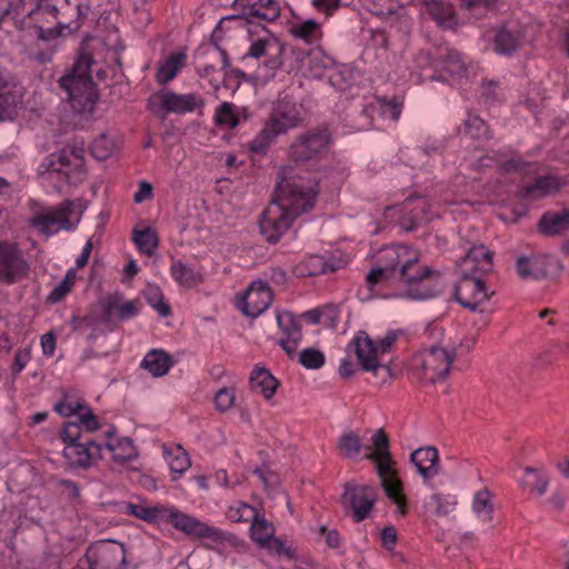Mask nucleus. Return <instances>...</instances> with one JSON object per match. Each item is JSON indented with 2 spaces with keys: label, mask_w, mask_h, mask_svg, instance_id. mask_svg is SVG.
Masks as SVG:
<instances>
[{
  "label": "nucleus",
  "mask_w": 569,
  "mask_h": 569,
  "mask_svg": "<svg viewBox=\"0 0 569 569\" xmlns=\"http://www.w3.org/2000/svg\"><path fill=\"white\" fill-rule=\"evenodd\" d=\"M380 266L366 277L372 289L377 284L399 283L402 287L397 296L413 300H425L437 296L441 290V278L437 270L420 260V254L407 246H390L380 251Z\"/></svg>",
  "instance_id": "1"
},
{
  "label": "nucleus",
  "mask_w": 569,
  "mask_h": 569,
  "mask_svg": "<svg viewBox=\"0 0 569 569\" xmlns=\"http://www.w3.org/2000/svg\"><path fill=\"white\" fill-rule=\"evenodd\" d=\"M54 410L64 417H74V421L66 422L61 432L64 442L63 457L72 469H87L101 459L102 447L94 441L79 442L81 428L92 432L100 428L92 410L80 401L64 397L54 406Z\"/></svg>",
  "instance_id": "2"
},
{
  "label": "nucleus",
  "mask_w": 569,
  "mask_h": 569,
  "mask_svg": "<svg viewBox=\"0 0 569 569\" xmlns=\"http://www.w3.org/2000/svg\"><path fill=\"white\" fill-rule=\"evenodd\" d=\"M371 445L366 447L365 458L376 463L381 486L389 500L397 506V512L405 517L408 512L407 497L403 493L402 481L393 468L389 450V438L382 430H376L371 436Z\"/></svg>",
  "instance_id": "3"
},
{
  "label": "nucleus",
  "mask_w": 569,
  "mask_h": 569,
  "mask_svg": "<svg viewBox=\"0 0 569 569\" xmlns=\"http://www.w3.org/2000/svg\"><path fill=\"white\" fill-rule=\"evenodd\" d=\"M457 358V347L446 338L418 351L411 359V369L425 383H437L448 378Z\"/></svg>",
  "instance_id": "4"
},
{
  "label": "nucleus",
  "mask_w": 569,
  "mask_h": 569,
  "mask_svg": "<svg viewBox=\"0 0 569 569\" xmlns=\"http://www.w3.org/2000/svg\"><path fill=\"white\" fill-rule=\"evenodd\" d=\"M90 54H81L69 73L60 78L59 84L67 92L72 109L77 112H91L98 100L96 84L92 81Z\"/></svg>",
  "instance_id": "5"
},
{
  "label": "nucleus",
  "mask_w": 569,
  "mask_h": 569,
  "mask_svg": "<svg viewBox=\"0 0 569 569\" xmlns=\"http://www.w3.org/2000/svg\"><path fill=\"white\" fill-rule=\"evenodd\" d=\"M318 194L317 183L303 177H287L283 171L282 181L278 184L273 199L295 219L315 207Z\"/></svg>",
  "instance_id": "6"
},
{
  "label": "nucleus",
  "mask_w": 569,
  "mask_h": 569,
  "mask_svg": "<svg viewBox=\"0 0 569 569\" xmlns=\"http://www.w3.org/2000/svg\"><path fill=\"white\" fill-rule=\"evenodd\" d=\"M248 36L250 46L242 59H263L262 67L267 74L273 76L283 64L284 44L261 24L248 27Z\"/></svg>",
  "instance_id": "7"
},
{
  "label": "nucleus",
  "mask_w": 569,
  "mask_h": 569,
  "mask_svg": "<svg viewBox=\"0 0 569 569\" xmlns=\"http://www.w3.org/2000/svg\"><path fill=\"white\" fill-rule=\"evenodd\" d=\"M204 106L197 93L179 94L170 90L159 91L148 99V109L158 118L164 119L169 113H187Z\"/></svg>",
  "instance_id": "8"
},
{
  "label": "nucleus",
  "mask_w": 569,
  "mask_h": 569,
  "mask_svg": "<svg viewBox=\"0 0 569 569\" xmlns=\"http://www.w3.org/2000/svg\"><path fill=\"white\" fill-rule=\"evenodd\" d=\"M162 521L173 526L177 530L196 538H209L217 542H233L236 537L199 519L179 511L176 508L166 507Z\"/></svg>",
  "instance_id": "9"
},
{
  "label": "nucleus",
  "mask_w": 569,
  "mask_h": 569,
  "mask_svg": "<svg viewBox=\"0 0 569 569\" xmlns=\"http://www.w3.org/2000/svg\"><path fill=\"white\" fill-rule=\"evenodd\" d=\"M232 8L238 13L223 18L219 22L216 32L222 30L229 22L244 26L250 23L252 19L272 22L280 17V7L276 0H234Z\"/></svg>",
  "instance_id": "10"
},
{
  "label": "nucleus",
  "mask_w": 569,
  "mask_h": 569,
  "mask_svg": "<svg viewBox=\"0 0 569 569\" xmlns=\"http://www.w3.org/2000/svg\"><path fill=\"white\" fill-rule=\"evenodd\" d=\"M41 168L43 172L61 174L68 183H79L86 174L83 151L74 148H64L46 158Z\"/></svg>",
  "instance_id": "11"
},
{
  "label": "nucleus",
  "mask_w": 569,
  "mask_h": 569,
  "mask_svg": "<svg viewBox=\"0 0 569 569\" xmlns=\"http://www.w3.org/2000/svg\"><path fill=\"white\" fill-rule=\"evenodd\" d=\"M90 569H127L123 543L104 540L91 545L86 553Z\"/></svg>",
  "instance_id": "12"
},
{
  "label": "nucleus",
  "mask_w": 569,
  "mask_h": 569,
  "mask_svg": "<svg viewBox=\"0 0 569 569\" xmlns=\"http://www.w3.org/2000/svg\"><path fill=\"white\" fill-rule=\"evenodd\" d=\"M330 143L326 129L310 130L300 134L289 147L288 157L295 162L308 161L321 156Z\"/></svg>",
  "instance_id": "13"
},
{
  "label": "nucleus",
  "mask_w": 569,
  "mask_h": 569,
  "mask_svg": "<svg viewBox=\"0 0 569 569\" xmlns=\"http://www.w3.org/2000/svg\"><path fill=\"white\" fill-rule=\"evenodd\" d=\"M29 273V263L16 242L0 240V282L13 284Z\"/></svg>",
  "instance_id": "14"
},
{
  "label": "nucleus",
  "mask_w": 569,
  "mask_h": 569,
  "mask_svg": "<svg viewBox=\"0 0 569 569\" xmlns=\"http://www.w3.org/2000/svg\"><path fill=\"white\" fill-rule=\"evenodd\" d=\"M516 270L523 280H541L557 276L561 270V266L551 256H520L516 260Z\"/></svg>",
  "instance_id": "15"
},
{
  "label": "nucleus",
  "mask_w": 569,
  "mask_h": 569,
  "mask_svg": "<svg viewBox=\"0 0 569 569\" xmlns=\"http://www.w3.org/2000/svg\"><path fill=\"white\" fill-rule=\"evenodd\" d=\"M296 219L283 210L274 200L261 213L260 233L270 243H276L287 232Z\"/></svg>",
  "instance_id": "16"
},
{
  "label": "nucleus",
  "mask_w": 569,
  "mask_h": 569,
  "mask_svg": "<svg viewBox=\"0 0 569 569\" xmlns=\"http://www.w3.org/2000/svg\"><path fill=\"white\" fill-rule=\"evenodd\" d=\"M493 292L488 289L479 276L459 274V280L455 286V299L465 308L477 310V308L488 301Z\"/></svg>",
  "instance_id": "17"
},
{
  "label": "nucleus",
  "mask_w": 569,
  "mask_h": 569,
  "mask_svg": "<svg viewBox=\"0 0 569 569\" xmlns=\"http://www.w3.org/2000/svg\"><path fill=\"white\" fill-rule=\"evenodd\" d=\"M73 206L72 201L67 200L57 207L43 210L31 219V226L44 234H53L61 229L69 230L72 227L70 217Z\"/></svg>",
  "instance_id": "18"
},
{
  "label": "nucleus",
  "mask_w": 569,
  "mask_h": 569,
  "mask_svg": "<svg viewBox=\"0 0 569 569\" xmlns=\"http://www.w3.org/2000/svg\"><path fill=\"white\" fill-rule=\"evenodd\" d=\"M376 501L377 491L373 487L346 485L342 502L351 510L356 522H361L369 517Z\"/></svg>",
  "instance_id": "19"
},
{
  "label": "nucleus",
  "mask_w": 569,
  "mask_h": 569,
  "mask_svg": "<svg viewBox=\"0 0 569 569\" xmlns=\"http://www.w3.org/2000/svg\"><path fill=\"white\" fill-rule=\"evenodd\" d=\"M272 299L273 293L268 283L256 280L244 291L238 307L247 317L256 318L270 306Z\"/></svg>",
  "instance_id": "20"
},
{
  "label": "nucleus",
  "mask_w": 569,
  "mask_h": 569,
  "mask_svg": "<svg viewBox=\"0 0 569 569\" xmlns=\"http://www.w3.org/2000/svg\"><path fill=\"white\" fill-rule=\"evenodd\" d=\"M493 253L485 244H473L457 264L458 274L479 276L491 272Z\"/></svg>",
  "instance_id": "21"
},
{
  "label": "nucleus",
  "mask_w": 569,
  "mask_h": 569,
  "mask_svg": "<svg viewBox=\"0 0 569 569\" xmlns=\"http://www.w3.org/2000/svg\"><path fill=\"white\" fill-rule=\"evenodd\" d=\"M29 24L41 40L49 41L60 36L53 3L39 1L36 9L29 13Z\"/></svg>",
  "instance_id": "22"
},
{
  "label": "nucleus",
  "mask_w": 569,
  "mask_h": 569,
  "mask_svg": "<svg viewBox=\"0 0 569 569\" xmlns=\"http://www.w3.org/2000/svg\"><path fill=\"white\" fill-rule=\"evenodd\" d=\"M349 348L353 350L363 371L376 373L382 367L381 355L376 342L365 331H359L350 341Z\"/></svg>",
  "instance_id": "23"
},
{
  "label": "nucleus",
  "mask_w": 569,
  "mask_h": 569,
  "mask_svg": "<svg viewBox=\"0 0 569 569\" xmlns=\"http://www.w3.org/2000/svg\"><path fill=\"white\" fill-rule=\"evenodd\" d=\"M525 41V30L516 22H508L497 28L493 37L495 51L499 54H512Z\"/></svg>",
  "instance_id": "24"
},
{
  "label": "nucleus",
  "mask_w": 569,
  "mask_h": 569,
  "mask_svg": "<svg viewBox=\"0 0 569 569\" xmlns=\"http://www.w3.org/2000/svg\"><path fill=\"white\" fill-rule=\"evenodd\" d=\"M279 327L282 329L280 345L289 357L297 355V349L302 340L301 326L290 312L280 313L277 317Z\"/></svg>",
  "instance_id": "25"
},
{
  "label": "nucleus",
  "mask_w": 569,
  "mask_h": 569,
  "mask_svg": "<svg viewBox=\"0 0 569 569\" xmlns=\"http://www.w3.org/2000/svg\"><path fill=\"white\" fill-rule=\"evenodd\" d=\"M410 459L425 481L432 479L439 473V455L436 448L426 447L417 449L411 453Z\"/></svg>",
  "instance_id": "26"
},
{
  "label": "nucleus",
  "mask_w": 569,
  "mask_h": 569,
  "mask_svg": "<svg viewBox=\"0 0 569 569\" xmlns=\"http://www.w3.org/2000/svg\"><path fill=\"white\" fill-rule=\"evenodd\" d=\"M422 7L439 27L452 29L457 26V14L452 4L441 0H425Z\"/></svg>",
  "instance_id": "27"
},
{
  "label": "nucleus",
  "mask_w": 569,
  "mask_h": 569,
  "mask_svg": "<svg viewBox=\"0 0 569 569\" xmlns=\"http://www.w3.org/2000/svg\"><path fill=\"white\" fill-rule=\"evenodd\" d=\"M273 123V129L279 133L286 132L288 129L296 128L301 122L299 111L293 104L281 102L274 110L271 118L267 121Z\"/></svg>",
  "instance_id": "28"
},
{
  "label": "nucleus",
  "mask_w": 569,
  "mask_h": 569,
  "mask_svg": "<svg viewBox=\"0 0 569 569\" xmlns=\"http://www.w3.org/2000/svg\"><path fill=\"white\" fill-rule=\"evenodd\" d=\"M538 229L546 236H559L569 232V210L543 213L538 222Z\"/></svg>",
  "instance_id": "29"
},
{
  "label": "nucleus",
  "mask_w": 569,
  "mask_h": 569,
  "mask_svg": "<svg viewBox=\"0 0 569 569\" xmlns=\"http://www.w3.org/2000/svg\"><path fill=\"white\" fill-rule=\"evenodd\" d=\"M250 389L269 400L276 393L279 381L264 367H256L249 378Z\"/></svg>",
  "instance_id": "30"
},
{
  "label": "nucleus",
  "mask_w": 569,
  "mask_h": 569,
  "mask_svg": "<svg viewBox=\"0 0 569 569\" xmlns=\"http://www.w3.org/2000/svg\"><path fill=\"white\" fill-rule=\"evenodd\" d=\"M457 506V497L443 491L433 492L425 502L426 510L437 518L449 517Z\"/></svg>",
  "instance_id": "31"
},
{
  "label": "nucleus",
  "mask_w": 569,
  "mask_h": 569,
  "mask_svg": "<svg viewBox=\"0 0 569 569\" xmlns=\"http://www.w3.org/2000/svg\"><path fill=\"white\" fill-rule=\"evenodd\" d=\"M560 187L558 177L545 176L536 179L533 183L525 186L521 189V194L526 199L537 200L558 192Z\"/></svg>",
  "instance_id": "32"
},
{
  "label": "nucleus",
  "mask_w": 569,
  "mask_h": 569,
  "mask_svg": "<svg viewBox=\"0 0 569 569\" xmlns=\"http://www.w3.org/2000/svg\"><path fill=\"white\" fill-rule=\"evenodd\" d=\"M550 485L549 476L541 469L526 467L523 469V477L520 481V486L523 490L536 497H542L546 495Z\"/></svg>",
  "instance_id": "33"
},
{
  "label": "nucleus",
  "mask_w": 569,
  "mask_h": 569,
  "mask_svg": "<svg viewBox=\"0 0 569 569\" xmlns=\"http://www.w3.org/2000/svg\"><path fill=\"white\" fill-rule=\"evenodd\" d=\"M432 67L442 69L450 74H460L465 70V63L460 53L448 47H440L432 60Z\"/></svg>",
  "instance_id": "34"
},
{
  "label": "nucleus",
  "mask_w": 569,
  "mask_h": 569,
  "mask_svg": "<svg viewBox=\"0 0 569 569\" xmlns=\"http://www.w3.org/2000/svg\"><path fill=\"white\" fill-rule=\"evenodd\" d=\"M471 509L481 522L490 525L495 511L493 493L486 487L478 490L472 498Z\"/></svg>",
  "instance_id": "35"
},
{
  "label": "nucleus",
  "mask_w": 569,
  "mask_h": 569,
  "mask_svg": "<svg viewBox=\"0 0 569 569\" xmlns=\"http://www.w3.org/2000/svg\"><path fill=\"white\" fill-rule=\"evenodd\" d=\"M187 54L174 52L163 60L157 70L156 80L159 84H167L186 64Z\"/></svg>",
  "instance_id": "36"
},
{
  "label": "nucleus",
  "mask_w": 569,
  "mask_h": 569,
  "mask_svg": "<svg viewBox=\"0 0 569 569\" xmlns=\"http://www.w3.org/2000/svg\"><path fill=\"white\" fill-rule=\"evenodd\" d=\"M172 365L171 356L163 350L157 349L149 351L141 363L142 368L148 370L153 377L164 376Z\"/></svg>",
  "instance_id": "37"
},
{
  "label": "nucleus",
  "mask_w": 569,
  "mask_h": 569,
  "mask_svg": "<svg viewBox=\"0 0 569 569\" xmlns=\"http://www.w3.org/2000/svg\"><path fill=\"white\" fill-rule=\"evenodd\" d=\"M17 84L0 70V121L3 120L9 110L17 103Z\"/></svg>",
  "instance_id": "38"
},
{
  "label": "nucleus",
  "mask_w": 569,
  "mask_h": 569,
  "mask_svg": "<svg viewBox=\"0 0 569 569\" xmlns=\"http://www.w3.org/2000/svg\"><path fill=\"white\" fill-rule=\"evenodd\" d=\"M166 512V506H152L149 507L144 503H132L126 505V513L147 522L162 521L163 513Z\"/></svg>",
  "instance_id": "39"
},
{
  "label": "nucleus",
  "mask_w": 569,
  "mask_h": 569,
  "mask_svg": "<svg viewBox=\"0 0 569 569\" xmlns=\"http://www.w3.org/2000/svg\"><path fill=\"white\" fill-rule=\"evenodd\" d=\"M106 448L111 452L112 460L116 462L123 463L137 457L136 447L128 438L110 440L106 443Z\"/></svg>",
  "instance_id": "40"
},
{
  "label": "nucleus",
  "mask_w": 569,
  "mask_h": 569,
  "mask_svg": "<svg viewBox=\"0 0 569 569\" xmlns=\"http://www.w3.org/2000/svg\"><path fill=\"white\" fill-rule=\"evenodd\" d=\"M163 452L172 473L180 476L190 467V458L180 445L172 448L164 447Z\"/></svg>",
  "instance_id": "41"
},
{
  "label": "nucleus",
  "mask_w": 569,
  "mask_h": 569,
  "mask_svg": "<svg viewBox=\"0 0 569 569\" xmlns=\"http://www.w3.org/2000/svg\"><path fill=\"white\" fill-rule=\"evenodd\" d=\"M118 149L119 143L114 137L101 133L91 144V154L102 161L113 156Z\"/></svg>",
  "instance_id": "42"
},
{
  "label": "nucleus",
  "mask_w": 569,
  "mask_h": 569,
  "mask_svg": "<svg viewBox=\"0 0 569 569\" xmlns=\"http://www.w3.org/2000/svg\"><path fill=\"white\" fill-rule=\"evenodd\" d=\"M292 37L303 40L306 43L311 44L321 38V28L313 19L306 20L301 23H296L290 28Z\"/></svg>",
  "instance_id": "43"
},
{
  "label": "nucleus",
  "mask_w": 569,
  "mask_h": 569,
  "mask_svg": "<svg viewBox=\"0 0 569 569\" xmlns=\"http://www.w3.org/2000/svg\"><path fill=\"white\" fill-rule=\"evenodd\" d=\"M132 241L139 248V250L151 257L159 246V238L156 231L150 228L143 230L134 229L132 231Z\"/></svg>",
  "instance_id": "44"
},
{
  "label": "nucleus",
  "mask_w": 569,
  "mask_h": 569,
  "mask_svg": "<svg viewBox=\"0 0 569 569\" xmlns=\"http://www.w3.org/2000/svg\"><path fill=\"white\" fill-rule=\"evenodd\" d=\"M337 448L345 458L355 459L361 452L362 441L357 432L348 431L338 439Z\"/></svg>",
  "instance_id": "45"
},
{
  "label": "nucleus",
  "mask_w": 569,
  "mask_h": 569,
  "mask_svg": "<svg viewBox=\"0 0 569 569\" xmlns=\"http://www.w3.org/2000/svg\"><path fill=\"white\" fill-rule=\"evenodd\" d=\"M274 533L273 525L264 518H259L258 515L252 520L250 527L251 539L261 547Z\"/></svg>",
  "instance_id": "46"
},
{
  "label": "nucleus",
  "mask_w": 569,
  "mask_h": 569,
  "mask_svg": "<svg viewBox=\"0 0 569 569\" xmlns=\"http://www.w3.org/2000/svg\"><path fill=\"white\" fill-rule=\"evenodd\" d=\"M273 123H266L259 134L249 142V149L256 153H264L270 143L279 136Z\"/></svg>",
  "instance_id": "47"
},
{
  "label": "nucleus",
  "mask_w": 569,
  "mask_h": 569,
  "mask_svg": "<svg viewBox=\"0 0 569 569\" xmlns=\"http://www.w3.org/2000/svg\"><path fill=\"white\" fill-rule=\"evenodd\" d=\"M171 274L181 286L191 288L201 282V276L178 261L171 266Z\"/></svg>",
  "instance_id": "48"
},
{
  "label": "nucleus",
  "mask_w": 569,
  "mask_h": 569,
  "mask_svg": "<svg viewBox=\"0 0 569 569\" xmlns=\"http://www.w3.org/2000/svg\"><path fill=\"white\" fill-rule=\"evenodd\" d=\"M77 280V272L74 269H69L63 280L56 286L52 291L48 295L47 300L51 303H57L66 298V296L72 290Z\"/></svg>",
  "instance_id": "49"
},
{
  "label": "nucleus",
  "mask_w": 569,
  "mask_h": 569,
  "mask_svg": "<svg viewBox=\"0 0 569 569\" xmlns=\"http://www.w3.org/2000/svg\"><path fill=\"white\" fill-rule=\"evenodd\" d=\"M465 131L472 139H488L490 137L487 123L477 114H468L465 121Z\"/></svg>",
  "instance_id": "50"
},
{
  "label": "nucleus",
  "mask_w": 569,
  "mask_h": 569,
  "mask_svg": "<svg viewBox=\"0 0 569 569\" xmlns=\"http://www.w3.org/2000/svg\"><path fill=\"white\" fill-rule=\"evenodd\" d=\"M227 518L232 522H247L250 519H254L257 516L256 510L244 502H238L234 506H230L226 513Z\"/></svg>",
  "instance_id": "51"
},
{
  "label": "nucleus",
  "mask_w": 569,
  "mask_h": 569,
  "mask_svg": "<svg viewBox=\"0 0 569 569\" xmlns=\"http://www.w3.org/2000/svg\"><path fill=\"white\" fill-rule=\"evenodd\" d=\"M214 118L219 126L236 128L239 124V118L230 102H222L217 109Z\"/></svg>",
  "instance_id": "52"
},
{
  "label": "nucleus",
  "mask_w": 569,
  "mask_h": 569,
  "mask_svg": "<svg viewBox=\"0 0 569 569\" xmlns=\"http://www.w3.org/2000/svg\"><path fill=\"white\" fill-rule=\"evenodd\" d=\"M299 361L307 369H319L325 363V355L315 348H307L299 352Z\"/></svg>",
  "instance_id": "53"
},
{
  "label": "nucleus",
  "mask_w": 569,
  "mask_h": 569,
  "mask_svg": "<svg viewBox=\"0 0 569 569\" xmlns=\"http://www.w3.org/2000/svg\"><path fill=\"white\" fill-rule=\"evenodd\" d=\"M236 401V390L232 387H224L217 391L214 396L216 409L220 412L230 410Z\"/></svg>",
  "instance_id": "54"
},
{
  "label": "nucleus",
  "mask_w": 569,
  "mask_h": 569,
  "mask_svg": "<svg viewBox=\"0 0 569 569\" xmlns=\"http://www.w3.org/2000/svg\"><path fill=\"white\" fill-rule=\"evenodd\" d=\"M306 276L313 277L327 271V262L321 256H312L310 257L306 263Z\"/></svg>",
  "instance_id": "55"
},
{
  "label": "nucleus",
  "mask_w": 569,
  "mask_h": 569,
  "mask_svg": "<svg viewBox=\"0 0 569 569\" xmlns=\"http://www.w3.org/2000/svg\"><path fill=\"white\" fill-rule=\"evenodd\" d=\"M260 548L268 550L272 555L291 557L289 548L284 546L282 540L274 537V533Z\"/></svg>",
  "instance_id": "56"
},
{
  "label": "nucleus",
  "mask_w": 569,
  "mask_h": 569,
  "mask_svg": "<svg viewBox=\"0 0 569 569\" xmlns=\"http://www.w3.org/2000/svg\"><path fill=\"white\" fill-rule=\"evenodd\" d=\"M398 338V331H388L382 338L375 341L381 357L391 350Z\"/></svg>",
  "instance_id": "57"
},
{
  "label": "nucleus",
  "mask_w": 569,
  "mask_h": 569,
  "mask_svg": "<svg viewBox=\"0 0 569 569\" xmlns=\"http://www.w3.org/2000/svg\"><path fill=\"white\" fill-rule=\"evenodd\" d=\"M381 104L385 107V112H389L391 118L393 120H398L403 107V100L393 97L390 100H387L386 98L380 99Z\"/></svg>",
  "instance_id": "58"
},
{
  "label": "nucleus",
  "mask_w": 569,
  "mask_h": 569,
  "mask_svg": "<svg viewBox=\"0 0 569 569\" xmlns=\"http://www.w3.org/2000/svg\"><path fill=\"white\" fill-rule=\"evenodd\" d=\"M59 487L71 501H78L80 499V488L76 482L71 480H60Z\"/></svg>",
  "instance_id": "59"
},
{
  "label": "nucleus",
  "mask_w": 569,
  "mask_h": 569,
  "mask_svg": "<svg viewBox=\"0 0 569 569\" xmlns=\"http://www.w3.org/2000/svg\"><path fill=\"white\" fill-rule=\"evenodd\" d=\"M381 541L382 546L387 550H392L395 548V545L397 542V531L396 528L392 526L383 528L381 532Z\"/></svg>",
  "instance_id": "60"
},
{
  "label": "nucleus",
  "mask_w": 569,
  "mask_h": 569,
  "mask_svg": "<svg viewBox=\"0 0 569 569\" xmlns=\"http://www.w3.org/2000/svg\"><path fill=\"white\" fill-rule=\"evenodd\" d=\"M319 532L325 537L328 547L338 548L340 546V536L337 530H328L325 526H321Z\"/></svg>",
  "instance_id": "61"
},
{
  "label": "nucleus",
  "mask_w": 569,
  "mask_h": 569,
  "mask_svg": "<svg viewBox=\"0 0 569 569\" xmlns=\"http://www.w3.org/2000/svg\"><path fill=\"white\" fill-rule=\"evenodd\" d=\"M153 189H152V186L147 182V181H141L139 183V189L138 191L134 193V202L137 203H141L142 201L144 200H149L152 198V194H153Z\"/></svg>",
  "instance_id": "62"
},
{
  "label": "nucleus",
  "mask_w": 569,
  "mask_h": 569,
  "mask_svg": "<svg viewBox=\"0 0 569 569\" xmlns=\"http://www.w3.org/2000/svg\"><path fill=\"white\" fill-rule=\"evenodd\" d=\"M547 505L555 510H562L566 505V497L559 489L555 490L547 499Z\"/></svg>",
  "instance_id": "63"
},
{
  "label": "nucleus",
  "mask_w": 569,
  "mask_h": 569,
  "mask_svg": "<svg viewBox=\"0 0 569 569\" xmlns=\"http://www.w3.org/2000/svg\"><path fill=\"white\" fill-rule=\"evenodd\" d=\"M101 307L106 319H110L114 315V312H117V315L119 313L120 306L118 305L117 300L113 297L109 296L106 299H103L101 302Z\"/></svg>",
  "instance_id": "64"
}]
</instances>
